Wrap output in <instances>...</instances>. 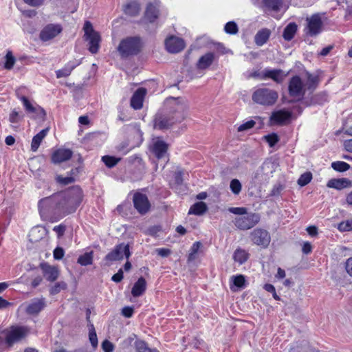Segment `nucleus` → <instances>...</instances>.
Returning a JSON list of instances; mask_svg holds the SVG:
<instances>
[{
	"instance_id": "obj_20",
	"label": "nucleus",
	"mask_w": 352,
	"mask_h": 352,
	"mask_svg": "<svg viewBox=\"0 0 352 352\" xmlns=\"http://www.w3.org/2000/svg\"><path fill=\"white\" fill-rule=\"evenodd\" d=\"M184 171L177 170L174 175V182L171 184V188L177 194H185L187 191V187L184 183Z\"/></svg>"
},
{
	"instance_id": "obj_10",
	"label": "nucleus",
	"mask_w": 352,
	"mask_h": 352,
	"mask_svg": "<svg viewBox=\"0 0 352 352\" xmlns=\"http://www.w3.org/2000/svg\"><path fill=\"white\" fill-rule=\"evenodd\" d=\"M129 256V245L128 244L124 245V243H121L116 245L111 252L106 255L105 260L107 261L113 262L122 260L124 257L128 258Z\"/></svg>"
},
{
	"instance_id": "obj_39",
	"label": "nucleus",
	"mask_w": 352,
	"mask_h": 352,
	"mask_svg": "<svg viewBox=\"0 0 352 352\" xmlns=\"http://www.w3.org/2000/svg\"><path fill=\"white\" fill-rule=\"evenodd\" d=\"M248 253L241 249H236L233 254L234 261L239 263L240 265L244 263L248 259Z\"/></svg>"
},
{
	"instance_id": "obj_5",
	"label": "nucleus",
	"mask_w": 352,
	"mask_h": 352,
	"mask_svg": "<svg viewBox=\"0 0 352 352\" xmlns=\"http://www.w3.org/2000/svg\"><path fill=\"white\" fill-rule=\"evenodd\" d=\"M85 32V40L89 43V50L91 54H96L98 52L100 42V34L95 31L91 23L85 21L83 27Z\"/></svg>"
},
{
	"instance_id": "obj_29",
	"label": "nucleus",
	"mask_w": 352,
	"mask_h": 352,
	"mask_svg": "<svg viewBox=\"0 0 352 352\" xmlns=\"http://www.w3.org/2000/svg\"><path fill=\"white\" fill-rule=\"evenodd\" d=\"M271 31L269 29L263 28L259 30L254 36V42L258 46L263 45L269 39Z\"/></svg>"
},
{
	"instance_id": "obj_61",
	"label": "nucleus",
	"mask_w": 352,
	"mask_h": 352,
	"mask_svg": "<svg viewBox=\"0 0 352 352\" xmlns=\"http://www.w3.org/2000/svg\"><path fill=\"white\" fill-rule=\"evenodd\" d=\"M19 120H20V116H19V113L15 109H14L10 114L9 121L11 123H18L19 122Z\"/></svg>"
},
{
	"instance_id": "obj_60",
	"label": "nucleus",
	"mask_w": 352,
	"mask_h": 352,
	"mask_svg": "<svg viewBox=\"0 0 352 352\" xmlns=\"http://www.w3.org/2000/svg\"><path fill=\"white\" fill-rule=\"evenodd\" d=\"M102 348L104 352H112L113 351L114 346L111 342L106 340L102 342Z\"/></svg>"
},
{
	"instance_id": "obj_40",
	"label": "nucleus",
	"mask_w": 352,
	"mask_h": 352,
	"mask_svg": "<svg viewBox=\"0 0 352 352\" xmlns=\"http://www.w3.org/2000/svg\"><path fill=\"white\" fill-rule=\"evenodd\" d=\"M94 258L93 251L85 252L80 255L77 260V263L82 266H87L92 264Z\"/></svg>"
},
{
	"instance_id": "obj_41",
	"label": "nucleus",
	"mask_w": 352,
	"mask_h": 352,
	"mask_svg": "<svg viewBox=\"0 0 352 352\" xmlns=\"http://www.w3.org/2000/svg\"><path fill=\"white\" fill-rule=\"evenodd\" d=\"M76 170H71V175L67 177H63L62 175H57L56 177V181L57 183L66 186L68 184H70L73 182H74L75 179L72 176V175L75 174Z\"/></svg>"
},
{
	"instance_id": "obj_14",
	"label": "nucleus",
	"mask_w": 352,
	"mask_h": 352,
	"mask_svg": "<svg viewBox=\"0 0 352 352\" xmlns=\"http://www.w3.org/2000/svg\"><path fill=\"white\" fill-rule=\"evenodd\" d=\"M63 30L60 24L50 23L41 31L39 38L42 41H48L58 36Z\"/></svg>"
},
{
	"instance_id": "obj_2",
	"label": "nucleus",
	"mask_w": 352,
	"mask_h": 352,
	"mask_svg": "<svg viewBox=\"0 0 352 352\" xmlns=\"http://www.w3.org/2000/svg\"><path fill=\"white\" fill-rule=\"evenodd\" d=\"M228 211L237 215L234 218L232 222L234 226L240 230H250L257 225L261 220L258 213L248 212V209L245 207H231L228 208Z\"/></svg>"
},
{
	"instance_id": "obj_49",
	"label": "nucleus",
	"mask_w": 352,
	"mask_h": 352,
	"mask_svg": "<svg viewBox=\"0 0 352 352\" xmlns=\"http://www.w3.org/2000/svg\"><path fill=\"white\" fill-rule=\"evenodd\" d=\"M224 31L228 34H236L239 32V28L234 21H229L225 25Z\"/></svg>"
},
{
	"instance_id": "obj_59",
	"label": "nucleus",
	"mask_w": 352,
	"mask_h": 352,
	"mask_svg": "<svg viewBox=\"0 0 352 352\" xmlns=\"http://www.w3.org/2000/svg\"><path fill=\"white\" fill-rule=\"evenodd\" d=\"M283 189V185L278 184L274 186L273 188L271 190L270 196L276 197L280 195L281 191Z\"/></svg>"
},
{
	"instance_id": "obj_23",
	"label": "nucleus",
	"mask_w": 352,
	"mask_h": 352,
	"mask_svg": "<svg viewBox=\"0 0 352 352\" xmlns=\"http://www.w3.org/2000/svg\"><path fill=\"white\" fill-rule=\"evenodd\" d=\"M286 75L281 69H265L261 78H270L276 83H282Z\"/></svg>"
},
{
	"instance_id": "obj_54",
	"label": "nucleus",
	"mask_w": 352,
	"mask_h": 352,
	"mask_svg": "<svg viewBox=\"0 0 352 352\" xmlns=\"http://www.w3.org/2000/svg\"><path fill=\"white\" fill-rule=\"evenodd\" d=\"M338 229L341 232L351 231L352 219L340 222L338 224Z\"/></svg>"
},
{
	"instance_id": "obj_33",
	"label": "nucleus",
	"mask_w": 352,
	"mask_h": 352,
	"mask_svg": "<svg viewBox=\"0 0 352 352\" xmlns=\"http://www.w3.org/2000/svg\"><path fill=\"white\" fill-rule=\"evenodd\" d=\"M298 26L294 22L289 23L283 30V37L287 41H290L295 36Z\"/></svg>"
},
{
	"instance_id": "obj_13",
	"label": "nucleus",
	"mask_w": 352,
	"mask_h": 352,
	"mask_svg": "<svg viewBox=\"0 0 352 352\" xmlns=\"http://www.w3.org/2000/svg\"><path fill=\"white\" fill-rule=\"evenodd\" d=\"M307 25L306 34L310 36H316L322 31V21L319 14H313L307 19Z\"/></svg>"
},
{
	"instance_id": "obj_47",
	"label": "nucleus",
	"mask_w": 352,
	"mask_h": 352,
	"mask_svg": "<svg viewBox=\"0 0 352 352\" xmlns=\"http://www.w3.org/2000/svg\"><path fill=\"white\" fill-rule=\"evenodd\" d=\"M67 284L64 281H60L56 283L54 286H52L50 289V295H56L60 292L62 290H65L67 289Z\"/></svg>"
},
{
	"instance_id": "obj_28",
	"label": "nucleus",
	"mask_w": 352,
	"mask_h": 352,
	"mask_svg": "<svg viewBox=\"0 0 352 352\" xmlns=\"http://www.w3.org/2000/svg\"><path fill=\"white\" fill-rule=\"evenodd\" d=\"M351 184V181L346 178L341 179H330L327 186L329 188H335L337 190H341L346 188Z\"/></svg>"
},
{
	"instance_id": "obj_52",
	"label": "nucleus",
	"mask_w": 352,
	"mask_h": 352,
	"mask_svg": "<svg viewBox=\"0 0 352 352\" xmlns=\"http://www.w3.org/2000/svg\"><path fill=\"white\" fill-rule=\"evenodd\" d=\"M230 188L234 195H239L241 190V184L237 179H233L230 182Z\"/></svg>"
},
{
	"instance_id": "obj_57",
	"label": "nucleus",
	"mask_w": 352,
	"mask_h": 352,
	"mask_svg": "<svg viewBox=\"0 0 352 352\" xmlns=\"http://www.w3.org/2000/svg\"><path fill=\"white\" fill-rule=\"evenodd\" d=\"M263 288L265 291H267L270 293H272L273 298L275 300H280V297L277 295V294L276 292V289L273 285L270 284V283L265 284L263 286Z\"/></svg>"
},
{
	"instance_id": "obj_25",
	"label": "nucleus",
	"mask_w": 352,
	"mask_h": 352,
	"mask_svg": "<svg viewBox=\"0 0 352 352\" xmlns=\"http://www.w3.org/2000/svg\"><path fill=\"white\" fill-rule=\"evenodd\" d=\"M41 267L43 270L44 277L48 281L54 282L58 278L59 271L56 267L44 263L41 265Z\"/></svg>"
},
{
	"instance_id": "obj_62",
	"label": "nucleus",
	"mask_w": 352,
	"mask_h": 352,
	"mask_svg": "<svg viewBox=\"0 0 352 352\" xmlns=\"http://www.w3.org/2000/svg\"><path fill=\"white\" fill-rule=\"evenodd\" d=\"M155 252L162 257H167L171 253V250L168 248H157Z\"/></svg>"
},
{
	"instance_id": "obj_21",
	"label": "nucleus",
	"mask_w": 352,
	"mask_h": 352,
	"mask_svg": "<svg viewBox=\"0 0 352 352\" xmlns=\"http://www.w3.org/2000/svg\"><path fill=\"white\" fill-rule=\"evenodd\" d=\"M292 117V113L289 111L281 109L274 111L270 118V122L273 124L283 125L285 122L289 120Z\"/></svg>"
},
{
	"instance_id": "obj_45",
	"label": "nucleus",
	"mask_w": 352,
	"mask_h": 352,
	"mask_svg": "<svg viewBox=\"0 0 352 352\" xmlns=\"http://www.w3.org/2000/svg\"><path fill=\"white\" fill-rule=\"evenodd\" d=\"M331 167L338 172H345L350 169L351 166L346 162L336 161L331 163Z\"/></svg>"
},
{
	"instance_id": "obj_30",
	"label": "nucleus",
	"mask_w": 352,
	"mask_h": 352,
	"mask_svg": "<svg viewBox=\"0 0 352 352\" xmlns=\"http://www.w3.org/2000/svg\"><path fill=\"white\" fill-rule=\"evenodd\" d=\"M133 167H135L136 170H133V175H135L136 179H141L143 174L145 172L144 164L142 162V158L135 156L133 157Z\"/></svg>"
},
{
	"instance_id": "obj_15",
	"label": "nucleus",
	"mask_w": 352,
	"mask_h": 352,
	"mask_svg": "<svg viewBox=\"0 0 352 352\" xmlns=\"http://www.w3.org/2000/svg\"><path fill=\"white\" fill-rule=\"evenodd\" d=\"M45 298H35L31 300L25 308V312L28 315L37 316L46 307Z\"/></svg>"
},
{
	"instance_id": "obj_43",
	"label": "nucleus",
	"mask_w": 352,
	"mask_h": 352,
	"mask_svg": "<svg viewBox=\"0 0 352 352\" xmlns=\"http://www.w3.org/2000/svg\"><path fill=\"white\" fill-rule=\"evenodd\" d=\"M143 142V133L141 131L140 126L138 125L133 126V147L139 146Z\"/></svg>"
},
{
	"instance_id": "obj_64",
	"label": "nucleus",
	"mask_w": 352,
	"mask_h": 352,
	"mask_svg": "<svg viewBox=\"0 0 352 352\" xmlns=\"http://www.w3.org/2000/svg\"><path fill=\"white\" fill-rule=\"evenodd\" d=\"M345 270L347 274L352 277V257L349 258L345 262Z\"/></svg>"
},
{
	"instance_id": "obj_16",
	"label": "nucleus",
	"mask_w": 352,
	"mask_h": 352,
	"mask_svg": "<svg viewBox=\"0 0 352 352\" xmlns=\"http://www.w3.org/2000/svg\"><path fill=\"white\" fill-rule=\"evenodd\" d=\"M165 46L168 52L175 54L184 50L185 43L183 39L171 36L166 39Z\"/></svg>"
},
{
	"instance_id": "obj_19",
	"label": "nucleus",
	"mask_w": 352,
	"mask_h": 352,
	"mask_svg": "<svg viewBox=\"0 0 352 352\" xmlns=\"http://www.w3.org/2000/svg\"><path fill=\"white\" fill-rule=\"evenodd\" d=\"M160 16V3L159 2L148 3L146 6L144 19L148 23H153Z\"/></svg>"
},
{
	"instance_id": "obj_37",
	"label": "nucleus",
	"mask_w": 352,
	"mask_h": 352,
	"mask_svg": "<svg viewBox=\"0 0 352 352\" xmlns=\"http://www.w3.org/2000/svg\"><path fill=\"white\" fill-rule=\"evenodd\" d=\"M319 84V77L318 76H314L310 73H307V81L305 85L306 89L314 91Z\"/></svg>"
},
{
	"instance_id": "obj_50",
	"label": "nucleus",
	"mask_w": 352,
	"mask_h": 352,
	"mask_svg": "<svg viewBox=\"0 0 352 352\" xmlns=\"http://www.w3.org/2000/svg\"><path fill=\"white\" fill-rule=\"evenodd\" d=\"M311 179L312 174L310 172H306L300 175L297 183L300 186H305L311 182Z\"/></svg>"
},
{
	"instance_id": "obj_12",
	"label": "nucleus",
	"mask_w": 352,
	"mask_h": 352,
	"mask_svg": "<svg viewBox=\"0 0 352 352\" xmlns=\"http://www.w3.org/2000/svg\"><path fill=\"white\" fill-rule=\"evenodd\" d=\"M177 122L168 113H157L154 118V128L160 130L167 129Z\"/></svg>"
},
{
	"instance_id": "obj_32",
	"label": "nucleus",
	"mask_w": 352,
	"mask_h": 352,
	"mask_svg": "<svg viewBox=\"0 0 352 352\" xmlns=\"http://www.w3.org/2000/svg\"><path fill=\"white\" fill-rule=\"evenodd\" d=\"M49 131V128H45L41 130L32 138L31 143V150L34 152L36 151L42 142Z\"/></svg>"
},
{
	"instance_id": "obj_36",
	"label": "nucleus",
	"mask_w": 352,
	"mask_h": 352,
	"mask_svg": "<svg viewBox=\"0 0 352 352\" xmlns=\"http://www.w3.org/2000/svg\"><path fill=\"white\" fill-rule=\"evenodd\" d=\"M232 280V285H230V287L232 291H236V288H243L245 285V276L242 274L233 276L231 277Z\"/></svg>"
},
{
	"instance_id": "obj_24",
	"label": "nucleus",
	"mask_w": 352,
	"mask_h": 352,
	"mask_svg": "<svg viewBox=\"0 0 352 352\" xmlns=\"http://www.w3.org/2000/svg\"><path fill=\"white\" fill-rule=\"evenodd\" d=\"M146 94L147 89L144 87H138L133 91V109H141L143 107Z\"/></svg>"
},
{
	"instance_id": "obj_31",
	"label": "nucleus",
	"mask_w": 352,
	"mask_h": 352,
	"mask_svg": "<svg viewBox=\"0 0 352 352\" xmlns=\"http://www.w3.org/2000/svg\"><path fill=\"white\" fill-rule=\"evenodd\" d=\"M146 285L145 278L140 277L133 284V298L142 296L146 289Z\"/></svg>"
},
{
	"instance_id": "obj_8",
	"label": "nucleus",
	"mask_w": 352,
	"mask_h": 352,
	"mask_svg": "<svg viewBox=\"0 0 352 352\" xmlns=\"http://www.w3.org/2000/svg\"><path fill=\"white\" fill-rule=\"evenodd\" d=\"M251 241L256 245L266 248L270 245L271 236L270 233L265 229L256 228L250 234Z\"/></svg>"
},
{
	"instance_id": "obj_55",
	"label": "nucleus",
	"mask_w": 352,
	"mask_h": 352,
	"mask_svg": "<svg viewBox=\"0 0 352 352\" xmlns=\"http://www.w3.org/2000/svg\"><path fill=\"white\" fill-rule=\"evenodd\" d=\"M135 347L137 352H151L146 343L142 340L135 341Z\"/></svg>"
},
{
	"instance_id": "obj_48",
	"label": "nucleus",
	"mask_w": 352,
	"mask_h": 352,
	"mask_svg": "<svg viewBox=\"0 0 352 352\" xmlns=\"http://www.w3.org/2000/svg\"><path fill=\"white\" fill-rule=\"evenodd\" d=\"M5 59L4 68L6 69H11L16 61V59L11 51H8L5 56Z\"/></svg>"
},
{
	"instance_id": "obj_35",
	"label": "nucleus",
	"mask_w": 352,
	"mask_h": 352,
	"mask_svg": "<svg viewBox=\"0 0 352 352\" xmlns=\"http://www.w3.org/2000/svg\"><path fill=\"white\" fill-rule=\"evenodd\" d=\"M263 3L267 9L278 12L283 6V0H263Z\"/></svg>"
},
{
	"instance_id": "obj_44",
	"label": "nucleus",
	"mask_w": 352,
	"mask_h": 352,
	"mask_svg": "<svg viewBox=\"0 0 352 352\" xmlns=\"http://www.w3.org/2000/svg\"><path fill=\"white\" fill-rule=\"evenodd\" d=\"M102 161L107 167L111 168L114 167L120 161V158L110 155H104L102 157Z\"/></svg>"
},
{
	"instance_id": "obj_58",
	"label": "nucleus",
	"mask_w": 352,
	"mask_h": 352,
	"mask_svg": "<svg viewBox=\"0 0 352 352\" xmlns=\"http://www.w3.org/2000/svg\"><path fill=\"white\" fill-rule=\"evenodd\" d=\"M53 253L54 259L60 260L64 256L65 251L62 248L57 247L54 249Z\"/></svg>"
},
{
	"instance_id": "obj_46",
	"label": "nucleus",
	"mask_w": 352,
	"mask_h": 352,
	"mask_svg": "<svg viewBox=\"0 0 352 352\" xmlns=\"http://www.w3.org/2000/svg\"><path fill=\"white\" fill-rule=\"evenodd\" d=\"M89 339L93 347L95 348L98 346V338L92 323L89 324Z\"/></svg>"
},
{
	"instance_id": "obj_18",
	"label": "nucleus",
	"mask_w": 352,
	"mask_h": 352,
	"mask_svg": "<svg viewBox=\"0 0 352 352\" xmlns=\"http://www.w3.org/2000/svg\"><path fill=\"white\" fill-rule=\"evenodd\" d=\"M168 145L163 140H157L153 145L152 151L155 157L160 160H164V162L168 160L167 156Z\"/></svg>"
},
{
	"instance_id": "obj_27",
	"label": "nucleus",
	"mask_w": 352,
	"mask_h": 352,
	"mask_svg": "<svg viewBox=\"0 0 352 352\" xmlns=\"http://www.w3.org/2000/svg\"><path fill=\"white\" fill-rule=\"evenodd\" d=\"M214 59V54L212 52H208L201 56L197 63V68L204 69L210 67L213 63Z\"/></svg>"
},
{
	"instance_id": "obj_3",
	"label": "nucleus",
	"mask_w": 352,
	"mask_h": 352,
	"mask_svg": "<svg viewBox=\"0 0 352 352\" xmlns=\"http://www.w3.org/2000/svg\"><path fill=\"white\" fill-rule=\"evenodd\" d=\"M166 106L168 113L177 122H182L187 116L188 104L184 98H169L166 100Z\"/></svg>"
},
{
	"instance_id": "obj_51",
	"label": "nucleus",
	"mask_w": 352,
	"mask_h": 352,
	"mask_svg": "<svg viewBox=\"0 0 352 352\" xmlns=\"http://www.w3.org/2000/svg\"><path fill=\"white\" fill-rule=\"evenodd\" d=\"M264 139L266 140L270 147L274 146L280 140L278 135L275 133H272L264 136Z\"/></svg>"
},
{
	"instance_id": "obj_34",
	"label": "nucleus",
	"mask_w": 352,
	"mask_h": 352,
	"mask_svg": "<svg viewBox=\"0 0 352 352\" xmlns=\"http://www.w3.org/2000/svg\"><path fill=\"white\" fill-rule=\"evenodd\" d=\"M207 210L208 206L206 203L203 201L197 202L191 206L188 211V214H192L200 216L204 214Z\"/></svg>"
},
{
	"instance_id": "obj_4",
	"label": "nucleus",
	"mask_w": 352,
	"mask_h": 352,
	"mask_svg": "<svg viewBox=\"0 0 352 352\" xmlns=\"http://www.w3.org/2000/svg\"><path fill=\"white\" fill-rule=\"evenodd\" d=\"M278 93L268 88H259L252 94V100L257 104L263 106H272L276 102Z\"/></svg>"
},
{
	"instance_id": "obj_6",
	"label": "nucleus",
	"mask_w": 352,
	"mask_h": 352,
	"mask_svg": "<svg viewBox=\"0 0 352 352\" xmlns=\"http://www.w3.org/2000/svg\"><path fill=\"white\" fill-rule=\"evenodd\" d=\"M29 330L23 326L13 325L4 331L5 342L8 346L20 342L28 334Z\"/></svg>"
},
{
	"instance_id": "obj_63",
	"label": "nucleus",
	"mask_w": 352,
	"mask_h": 352,
	"mask_svg": "<svg viewBox=\"0 0 352 352\" xmlns=\"http://www.w3.org/2000/svg\"><path fill=\"white\" fill-rule=\"evenodd\" d=\"M161 231V226H153L150 227L147 230V232L149 235L155 236L157 233Z\"/></svg>"
},
{
	"instance_id": "obj_56",
	"label": "nucleus",
	"mask_w": 352,
	"mask_h": 352,
	"mask_svg": "<svg viewBox=\"0 0 352 352\" xmlns=\"http://www.w3.org/2000/svg\"><path fill=\"white\" fill-rule=\"evenodd\" d=\"M255 124H256V122L254 120H248L246 122L241 124L238 127L237 131L239 132L247 131L248 129L253 128Z\"/></svg>"
},
{
	"instance_id": "obj_7",
	"label": "nucleus",
	"mask_w": 352,
	"mask_h": 352,
	"mask_svg": "<svg viewBox=\"0 0 352 352\" xmlns=\"http://www.w3.org/2000/svg\"><path fill=\"white\" fill-rule=\"evenodd\" d=\"M306 88L300 77L298 75L291 78L288 85V92L291 97L297 98V100L302 99Z\"/></svg>"
},
{
	"instance_id": "obj_9",
	"label": "nucleus",
	"mask_w": 352,
	"mask_h": 352,
	"mask_svg": "<svg viewBox=\"0 0 352 352\" xmlns=\"http://www.w3.org/2000/svg\"><path fill=\"white\" fill-rule=\"evenodd\" d=\"M21 101L28 113L33 115V118L44 120L46 117V112L43 107L37 104L31 102L27 97H21Z\"/></svg>"
},
{
	"instance_id": "obj_11",
	"label": "nucleus",
	"mask_w": 352,
	"mask_h": 352,
	"mask_svg": "<svg viewBox=\"0 0 352 352\" xmlns=\"http://www.w3.org/2000/svg\"><path fill=\"white\" fill-rule=\"evenodd\" d=\"M133 207L140 214L144 215L150 210L151 204L146 195L137 192L133 194Z\"/></svg>"
},
{
	"instance_id": "obj_1",
	"label": "nucleus",
	"mask_w": 352,
	"mask_h": 352,
	"mask_svg": "<svg viewBox=\"0 0 352 352\" xmlns=\"http://www.w3.org/2000/svg\"><path fill=\"white\" fill-rule=\"evenodd\" d=\"M82 200V190L78 187H74L66 192H58L41 199L38 207L42 214L62 217L74 212Z\"/></svg>"
},
{
	"instance_id": "obj_22",
	"label": "nucleus",
	"mask_w": 352,
	"mask_h": 352,
	"mask_svg": "<svg viewBox=\"0 0 352 352\" xmlns=\"http://www.w3.org/2000/svg\"><path fill=\"white\" fill-rule=\"evenodd\" d=\"M70 149L59 148L55 151L52 155V162L54 164H59L69 160L72 156Z\"/></svg>"
},
{
	"instance_id": "obj_38",
	"label": "nucleus",
	"mask_w": 352,
	"mask_h": 352,
	"mask_svg": "<svg viewBox=\"0 0 352 352\" xmlns=\"http://www.w3.org/2000/svg\"><path fill=\"white\" fill-rule=\"evenodd\" d=\"M327 100V94H326V92H320V93H318V94L314 95L312 97L311 101L310 102H309L307 100H305L304 102V103L307 106L311 105V104H322Z\"/></svg>"
},
{
	"instance_id": "obj_17",
	"label": "nucleus",
	"mask_w": 352,
	"mask_h": 352,
	"mask_svg": "<svg viewBox=\"0 0 352 352\" xmlns=\"http://www.w3.org/2000/svg\"><path fill=\"white\" fill-rule=\"evenodd\" d=\"M117 50L121 59L129 58L132 56V37L129 36L121 40Z\"/></svg>"
},
{
	"instance_id": "obj_26",
	"label": "nucleus",
	"mask_w": 352,
	"mask_h": 352,
	"mask_svg": "<svg viewBox=\"0 0 352 352\" xmlns=\"http://www.w3.org/2000/svg\"><path fill=\"white\" fill-rule=\"evenodd\" d=\"M80 62L78 60H74L68 62L63 68L56 71L57 78L68 77L72 72L79 65Z\"/></svg>"
},
{
	"instance_id": "obj_53",
	"label": "nucleus",
	"mask_w": 352,
	"mask_h": 352,
	"mask_svg": "<svg viewBox=\"0 0 352 352\" xmlns=\"http://www.w3.org/2000/svg\"><path fill=\"white\" fill-rule=\"evenodd\" d=\"M144 43L139 36H133V55L138 54L142 49Z\"/></svg>"
},
{
	"instance_id": "obj_42",
	"label": "nucleus",
	"mask_w": 352,
	"mask_h": 352,
	"mask_svg": "<svg viewBox=\"0 0 352 352\" xmlns=\"http://www.w3.org/2000/svg\"><path fill=\"white\" fill-rule=\"evenodd\" d=\"M41 230L38 227H35L31 229L29 233L30 241L32 243L38 241L43 237V230L41 232Z\"/></svg>"
}]
</instances>
